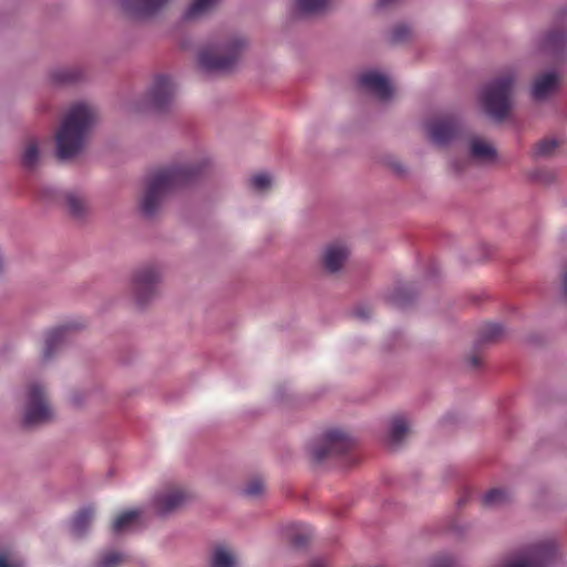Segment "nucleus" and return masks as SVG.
Listing matches in <instances>:
<instances>
[{
  "instance_id": "1",
  "label": "nucleus",
  "mask_w": 567,
  "mask_h": 567,
  "mask_svg": "<svg viewBox=\"0 0 567 567\" xmlns=\"http://www.w3.org/2000/svg\"><path fill=\"white\" fill-rule=\"evenodd\" d=\"M203 166V163L183 162L152 173L141 202L142 212L147 216L154 215L166 196L195 181Z\"/></svg>"
},
{
  "instance_id": "2",
  "label": "nucleus",
  "mask_w": 567,
  "mask_h": 567,
  "mask_svg": "<svg viewBox=\"0 0 567 567\" xmlns=\"http://www.w3.org/2000/svg\"><path fill=\"white\" fill-rule=\"evenodd\" d=\"M94 121V111L87 104L79 103L69 110L56 132L59 158H72L83 150Z\"/></svg>"
},
{
  "instance_id": "3",
  "label": "nucleus",
  "mask_w": 567,
  "mask_h": 567,
  "mask_svg": "<svg viewBox=\"0 0 567 567\" xmlns=\"http://www.w3.org/2000/svg\"><path fill=\"white\" fill-rule=\"evenodd\" d=\"M247 41L239 35L218 37L198 53V63L207 72L231 70L243 58Z\"/></svg>"
},
{
  "instance_id": "4",
  "label": "nucleus",
  "mask_w": 567,
  "mask_h": 567,
  "mask_svg": "<svg viewBox=\"0 0 567 567\" xmlns=\"http://www.w3.org/2000/svg\"><path fill=\"white\" fill-rule=\"evenodd\" d=\"M517 81V72L506 70L488 82L481 93L486 113L496 121H503L509 113L512 95Z\"/></svg>"
},
{
  "instance_id": "5",
  "label": "nucleus",
  "mask_w": 567,
  "mask_h": 567,
  "mask_svg": "<svg viewBox=\"0 0 567 567\" xmlns=\"http://www.w3.org/2000/svg\"><path fill=\"white\" fill-rule=\"evenodd\" d=\"M53 415L45 388L38 382L31 383L25 393L23 424L28 427L44 424L52 420Z\"/></svg>"
},
{
  "instance_id": "6",
  "label": "nucleus",
  "mask_w": 567,
  "mask_h": 567,
  "mask_svg": "<svg viewBox=\"0 0 567 567\" xmlns=\"http://www.w3.org/2000/svg\"><path fill=\"white\" fill-rule=\"evenodd\" d=\"M190 499L192 494L186 488L168 485L154 494L152 506L158 516L166 517L182 509Z\"/></svg>"
},
{
  "instance_id": "7",
  "label": "nucleus",
  "mask_w": 567,
  "mask_h": 567,
  "mask_svg": "<svg viewBox=\"0 0 567 567\" xmlns=\"http://www.w3.org/2000/svg\"><path fill=\"white\" fill-rule=\"evenodd\" d=\"M351 444V439L344 432L331 430L315 440L309 447V452L315 461L321 462L330 455L344 453Z\"/></svg>"
},
{
  "instance_id": "8",
  "label": "nucleus",
  "mask_w": 567,
  "mask_h": 567,
  "mask_svg": "<svg viewBox=\"0 0 567 567\" xmlns=\"http://www.w3.org/2000/svg\"><path fill=\"white\" fill-rule=\"evenodd\" d=\"M162 280V270L157 266H145L138 269L132 278L131 292L138 305L151 300Z\"/></svg>"
},
{
  "instance_id": "9",
  "label": "nucleus",
  "mask_w": 567,
  "mask_h": 567,
  "mask_svg": "<svg viewBox=\"0 0 567 567\" xmlns=\"http://www.w3.org/2000/svg\"><path fill=\"white\" fill-rule=\"evenodd\" d=\"M555 551V545L551 543L534 544L513 557L507 567H546L551 563Z\"/></svg>"
},
{
  "instance_id": "10",
  "label": "nucleus",
  "mask_w": 567,
  "mask_h": 567,
  "mask_svg": "<svg viewBox=\"0 0 567 567\" xmlns=\"http://www.w3.org/2000/svg\"><path fill=\"white\" fill-rule=\"evenodd\" d=\"M425 127L431 141L440 146L453 141L460 132V123L452 116L435 117L429 121Z\"/></svg>"
},
{
  "instance_id": "11",
  "label": "nucleus",
  "mask_w": 567,
  "mask_h": 567,
  "mask_svg": "<svg viewBox=\"0 0 567 567\" xmlns=\"http://www.w3.org/2000/svg\"><path fill=\"white\" fill-rule=\"evenodd\" d=\"M360 85L380 101H388L394 94V86L390 79L375 70L362 73L359 78Z\"/></svg>"
},
{
  "instance_id": "12",
  "label": "nucleus",
  "mask_w": 567,
  "mask_h": 567,
  "mask_svg": "<svg viewBox=\"0 0 567 567\" xmlns=\"http://www.w3.org/2000/svg\"><path fill=\"white\" fill-rule=\"evenodd\" d=\"M169 0H120L122 9L136 19H145L162 10Z\"/></svg>"
},
{
  "instance_id": "13",
  "label": "nucleus",
  "mask_w": 567,
  "mask_h": 567,
  "mask_svg": "<svg viewBox=\"0 0 567 567\" xmlns=\"http://www.w3.org/2000/svg\"><path fill=\"white\" fill-rule=\"evenodd\" d=\"M175 94V84L171 78L161 75L156 78L151 91V103L157 109H164L173 100Z\"/></svg>"
},
{
  "instance_id": "14",
  "label": "nucleus",
  "mask_w": 567,
  "mask_h": 567,
  "mask_svg": "<svg viewBox=\"0 0 567 567\" xmlns=\"http://www.w3.org/2000/svg\"><path fill=\"white\" fill-rule=\"evenodd\" d=\"M42 196L48 200L65 202L70 212L76 216H80L85 208L84 197L75 192H63L54 187H47L43 189Z\"/></svg>"
},
{
  "instance_id": "15",
  "label": "nucleus",
  "mask_w": 567,
  "mask_h": 567,
  "mask_svg": "<svg viewBox=\"0 0 567 567\" xmlns=\"http://www.w3.org/2000/svg\"><path fill=\"white\" fill-rule=\"evenodd\" d=\"M75 328L76 327L73 324H66L50 330L44 338V347L42 350L43 360H50L69 340L71 330Z\"/></svg>"
},
{
  "instance_id": "16",
  "label": "nucleus",
  "mask_w": 567,
  "mask_h": 567,
  "mask_svg": "<svg viewBox=\"0 0 567 567\" xmlns=\"http://www.w3.org/2000/svg\"><path fill=\"white\" fill-rule=\"evenodd\" d=\"M559 86V76L555 72H546L532 84L530 93L534 100L544 101L553 95Z\"/></svg>"
},
{
  "instance_id": "17",
  "label": "nucleus",
  "mask_w": 567,
  "mask_h": 567,
  "mask_svg": "<svg viewBox=\"0 0 567 567\" xmlns=\"http://www.w3.org/2000/svg\"><path fill=\"white\" fill-rule=\"evenodd\" d=\"M411 431V422L404 415H395L389 421L388 434L385 442L390 446L401 444Z\"/></svg>"
},
{
  "instance_id": "18",
  "label": "nucleus",
  "mask_w": 567,
  "mask_h": 567,
  "mask_svg": "<svg viewBox=\"0 0 567 567\" xmlns=\"http://www.w3.org/2000/svg\"><path fill=\"white\" fill-rule=\"evenodd\" d=\"M349 257V249L344 244L336 243L327 246L323 252V265L330 272L341 269Z\"/></svg>"
},
{
  "instance_id": "19",
  "label": "nucleus",
  "mask_w": 567,
  "mask_h": 567,
  "mask_svg": "<svg viewBox=\"0 0 567 567\" xmlns=\"http://www.w3.org/2000/svg\"><path fill=\"white\" fill-rule=\"evenodd\" d=\"M95 509L93 506L87 505L82 507L72 518L70 523V530L74 537L84 536L94 519Z\"/></svg>"
},
{
  "instance_id": "20",
  "label": "nucleus",
  "mask_w": 567,
  "mask_h": 567,
  "mask_svg": "<svg viewBox=\"0 0 567 567\" xmlns=\"http://www.w3.org/2000/svg\"><path fill=\"white\" fill-rule=\"evenodd\" d=\"M143 511L140 508L128 509L120 514L112 524L114 534L121 535L133 532L140 524Z\"/></svg>"
},
{
  "instance_id": "21",
  "label": "nucleus",
  "mask_w": 567,
  "mask_h": 567,
  "mask_svg": "<svg viewBox=\"0 0 567 567\" xmlns=\"http://www.w3.org/2000/svg\"><path fill=\"white\" fill-rule=\"evenodd\" d=\"M238 557L234 549L226 545L214 547L209 558V567H237Z\"/></svg>"
},
{
  "instance_id": "22",
  "label": "nucleus",
  "mask_w": 567,
  "mask_h": 567,
  "mask_svg": "<svg viewBox=\"0 0 567 567\" xmlns=\"http://www.w3.org/2000/svg\"><path fill=\"white\" fill-rule=\"evenodd\" d=\"M472 159L492 162L496 158V150L487 141L473 137L470 142Z\"/></svg>"
},
{
  "instance_id": "23",
  "label": "nucleus",
  "mask_w": 567,
  "mask_h": 567,
  "mask_svg": "<svg viewBox=\"0 0 567 567\" xmlns=\"http://www.w3.org/2000/svg\"><path fill=\"white\" fill-rule=\"evenodd\" d=\"M565 145V140L549 136L539 141L534 148V155L536 157H553L559 153L560 148Z\"/></svg>"
},
{
  "instance_id": "24",
  "label": "nucleus",
  "mask_w": 567,
  "mask_h": 567,
  "mask_svg": "<svg viewBox=\"0 0 567 567\" xmlns=\"http://www.w3.org/2000/svg\"><path fill=\"white\" fill-rule=\"evenodd\" d=\"M512 499V493L505 488H492L482 497V504L487 508H499L508 504Z\"/></svg>"
},
{
  "instance_id": "25",
  "label": "nucleus",
  "mask_w": 567,
  "mask_h": 567,
  "mask_svg": "<svg viewBox=\"0 0 567 567\" xmlns=\"http://www.w3.org/2000/svg\"><path fill=\"white\" fill-rule=\"evenodd\" d=\"M220 0H193L184 13L187 20L199 19L209 13Z\"/></svg>"
},
{
  "instance_id": "26",
  "label": "nucleus",
  "mask_w": 567,
  "mask_h": 567,
  "mask_svg": "<svg viewBox=\"0 0 567 567\" xmlns=\"http://www.w3.org/2000/svg\"><path fill=\"white\" fill-rule=\"evenodd\" d=\"M506 333L505 328L498 322L484 323L478 331L480 343H491L501 340Z\"/></svg>"
},
{
  "instance_id": "27",
  "label": "nucleus",
  "mask_w": 567,
  "mask_h": 567,
  "mask_svg": "<svg viewBox=\"0 0 567 567\" xmlns=\"http://www.w3.org/2000/svg\"><path fill=\"white\" fill-rule=\"evenodd\" d=\"M567 42V32L565 30H553L542 38V49L546 51H558Z\"/></svg>"
},
{
  "instance_id": "28",
  "label": "nucleus",
  "mask_w": 567,
  "mask_h": 567,
  "mask_svg": "<svg viewBox=\"0 0 567 567\" xmlns=\"http://www.w3.org/2000/svg\"><path fill=\"white\" fill-rule=\"evenodd\" d=\"M332 0H295L297 10L302 14H312L323 11Z\"/></svg>"
},
{
  "instance_id": "29",
  "label": "nucleus",
  "mask_w": 567,
  "mask_h": 567,
  "mask_svg": "<svg viewBox=\"0 0 567 567\" xmlns=\"http://www.w3.org/2000/svg\"><path fill=\"white\" fill-rule=\"evenodd\" d=\"M40 159V150L37 141H29L22 153V164L27 168H34Z\"/></svg>"
},
{
  "instance_id": "30",
  "label": "nucleus",
  "mask_w": 567,
  "mask_h": 567,
  "mask_svg": "<svg viewBox=\"0 0 567 567\" xmlns=\"http://www.w3.org/2000/svg\"><path fill=\"white\" fill-rule=\"evenodd\" d=\"M82 72L78 68H61L52 72V80L56 83H71L79 80Z\"/></svg>"
},
{
  "instance_id": "31",
  "label": "nucleus",
  "mask_w": 567,
  "mask_h": 567,
  "mask_svg": "<svg viewBox=\"0 0 567 567\" xmlns=\"http://www.w3.org/2000/svg\"><path fill=\"white\" fill-rule=\"evenodd\" d=\"M290 528V538L298 546L306 544L312 535V529L303 523H295Z\"/></svg>"
},
{
  "instance_id": "32",
  "label": "nucleus",
  "mask_w": 567,
  "mask_h": 567,
  "mask_svg": "<svg viewBox=\"0 0 567 567\" xmlns=\"http://www.w3.org/2000/svg\"><path fill=\"white\" fill-rule=\"evenodd\" d=\"M272 177L268 173H258L251 176L249 185L256 193H265L272 186Z\"/></svg>"
},
{
  "instance_id": "33",
  "label": "nucleus",
  "mask_w": 567,
  "mask_h": 567,
  "mask_svg": "<svg viewBox=\"0 0 567 567\" xmlns=\"http://www.w3.org/2000/svg\"><path fill=\"white\" fill-rule=\"evenodd\" d=\"M124 560V556L116 551L102 555L96 563V567H118Z\"/></svg>"
},
{
  "instance_id": "34",
  "label": "nucleus",
  "mask_w": 567,
  "mask_h": 567,
  "mask_svg": "<svg viewBox=\"0 0 567 567\" xmlns=\"http://www.w3.org/2000/svg\"><path fill=\"white\" fill-rule=\"evenodd\" d=\"M386 299L395 307H404L408 301V292L405 288L399 287L386 295Z\"/></svg>"
},
{
  "instance_id": "35",
  "label": "nucleus",
  "mask_w": 567,
  "mask_h": 567,
  "mask_svg": "<svg viewBox=\"0 0 567 567\" xmlns=\"http://www.w3.org/2000/svg\"><path fill=\"white\" fill-rule=\"evenodd\" d=\"M264 488H265V485H264L262 481L254 480L245 486L244 494L247 496L255 497V496L260 495L264 492Z\"/></svg>"
},
{
  "instance_id": "36",
  "label": "nucleus",
  "mask_w": 567,
  "mask_h": 567,
  "mask_svg": "<svg viewBox=\"0 0 567 567\" xmlns=\"http://www.w3.org/2000/svg\"><path fill=\"white\" fill-rule=\"evenodd\" d=\"M411 34V29L405 24L396 25L391 33V39L393 42H402L409 38Z\"/></svg>"
},
{
  "instance_id": "37",
  "label": "nucleus",
  "mask_w": 567,
  "mask_h": 567,
  "mask_svg": "<svg viewBox=\"0 0 567 567\" xmlns=\"http://www.w3.org/2000/svg\"><path fill=\"white\" fill-rule=\"evenodd\" d=\"M0 567H23V563L11 553L0 555Z\"/></svg>"
},
{
  "instance_id": "38",
  "label": "nucleus",
  "mask_w": 567,
  "mask_h": 567,
  "mask_svg": "<svg viewBox=\"0 0 567 567\" xmlns=\"http://www.w3.org/2000/svg\"><path fill=\"white\" fill-rule=\"evenodd\" d=\"M328 563L324 558H315L310 561L309 567H327Z\"/></svg>"
},
{
  "instance_id": "39",
  "label": "nucleus",
  "mask_w": 567,
  "mask_h": 567,
  "mask_svg": "<svg viewBox=\"0 0 567 567\" xmlns=\"http://www.w3.org/2000/svg\"><path fill=\"white\" fill-rule=\"evenodd\" d=\"M394 0H378L377 8L383 9L386 8L389 4H391Z\"/></svg>"
},
{
  "instance_id": "40",
  "label": "nucleus",
  "mask_w": 567,
  "mask_h": 567,
  "mask_svg": "<svg viewBox=\"0 0 567 567\" xmlns=\"http://www.w3.org/2000/svg\"><path fill=\"white\" fill-rule=\"evenodd\" d=\"M563 293L567 298V267L563 275Z\"/></svg>"
},
{
  "instance_id": "41",
  "label": "nucleus",
  "mask_w": 567,
  "mask_h": 567,
  "mask_svg": "<svg viewBox=\"0 0 567 567\" xmlns=\"http://www.w3.org/2000/svg\"><path fill=\"white\" fill-rule=\"evenodd\" d=\"M451 165H452V167L454 168L455 172H462L463 171V167H461L457 162H452Z\"/></svg>"
},
{
  "instance_id": "42",
  "label": "nucleus",
  "mask_w": 567,
  "mask_h": 567,
  "mask_svg": "<svg viewBox=\"0 0 567 567\" xmlns=\"http://www.w3.org/2000/svg\"><path fill=\"white\" fill-rule=\"evenodd\" d=\"M471 365L472 367H478L480 365V359L477 357H473L471 359Z\"/></svg>"
}]
</instances>
